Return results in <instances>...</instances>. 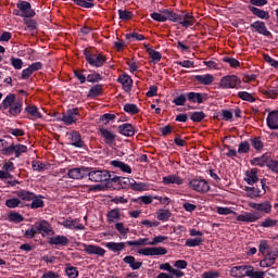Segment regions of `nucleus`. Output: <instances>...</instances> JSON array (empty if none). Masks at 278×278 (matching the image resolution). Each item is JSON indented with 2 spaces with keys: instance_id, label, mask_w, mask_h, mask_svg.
<instances>
[{
  "instance_id": "nucleus-1",
  "label": "nucleus",
  "mask_w": 278,
  "mask_h": 278,
  "mask_svg": "<svg viewBox=\"0 0 278 278\" xmlns=\"http://www.w3.org/2000/svg\"><path fill=\"white\" fill-rule=\"evenodd\" d=\"M1 110H8L9 116L16 117L23 112V100L16 98V94H8L0 104Z\"/></svg>"
},
{
  "instance_id": "nucleus-2",
  "label": "nucleus",
  "mask_w": 278,
  "mask_h": 278,
  "mask_svg": "<svg viewBox=\"0 0 278 278\" xmlns=\"http://www.w3.org/2000/svg\"><path fill=\"white\" fill-rule=\"evenodd\" d=\"M230 276L236 278H265L266 271L255 270L253 265H240L235 266L230 269Z\"/></svg>"
},
{
  "instance_id": "nucleus-3",
  "label": "nucleus",
  "mask_w": 278,
  "mask_h": 278,
  "mask_svg": "<svg viewBox=\"0 0 278 278\" xmlns=\"http://www.w3.org/2000/svg\"><path fill=\"white\" fill-rule=\"evenodd\" d=\"M27 146L21 144V143H14L11 144L5 141V139H0V153L5 155L7 157H10V155H15V157H21L22 153H27Z\"/></svg>"
},
{
  "instance_id": "nucleus-4",
  "label": "nucleus",
  "mask_w": 278,
  "mask_h": 278,
  "mask_svg": "<svg viewBox=\"0 0 278 278\" xmlns=\"http://www.w3.org/2000/svg\"><path fill=\"white\" fill-rule=\"evenodd\" d=\"M241 86L242 79L236 75H226L219 80V87L224 90H240Z\"/></svg>"
},
{
  "instance_id": "nucleus-5",
  "label": "nucleus",
  "mask_w": 278,
  "mask_h": 278,
  "mask_svg": "<svg viewBox=\"0 0 278 278\" xmlns=\"http://www.w3.org/2000/svg\"><path fill=\"white\" fill-rule=\"evenodd\" d=\"M87 177H89L90 181L96 184L110 181V172L108 169H91L87 168Z\"/></svg>"
},
{
  "instance_id": "nucleus-6",
  "label": "nucleus",
  "mask_w": 278,
  "mask_h": 278,
  "mask_svg": "<svg viewBox=\"0 0 278 278\" xmlns=\"http://www.w3.org/2000/svg\"><path fill=\"white\" fill-rule=\"evenodd\" d=\"M85 58L88 64H90V66H94L96 68H101V66H103V64H105V62L108 61L105 55L101 53L92 54L88 50H85Z\"/></svg>"
},
{
  "instance_id": "nucleus-7",
  "label": "nucleus",
  "mask_w": 278,
  "mask_h": 278,
  "mask_svg": "<svg viewBox=\"0 0 278 278\" xmlns=\"http://www.w3.org/2000/svg\"><path fill=\"white\" fill-rule=\"evenodd\" d=\"M18 11H14L15 16H22L24 18H31L36 16V11L31 9V4L27 1H20L17 3Z\"/></svg>"
},
{
  "instance_id": "nucleus-8",
  "label": "nucleus",
  "mask_w": 278,
  "mask_h": 278,
  "mask_svg": "<svg viewBox=\"0 0 278 278\" xmlns=\"http://www.w3.org/2000/svg\"><path fill=\"white\" fill-rule=\"evenodd\" d=\"M189 188L194 190L195 192H200L201 194H205V192H210V184L205 179L194 178L189 181Z\"/></svg>"
},
{
  "instance_id": "nucleus-9",
  "label": "nucleus",
  "mask_w": 278,
  "mask_h": 278,
  "mask_svg": "<svg viewBox=\"0 0 278 278\" xmlns=\"http://www.w3.org/2000/svg\"><path fill=\"white\" fill-rule=\"evenodd\" d=\"M195 18L191 13L181 12L180 14H176V20L174 23H179L182 27H192L195 23Z\"/></svg>"
},
{
  "instance_id": "nucleus-10",
  "label": "nucleus",
  "mask_w": 278,
  "mask_h": 278,
  "mask_svg": "<svg viewBox=\"0 0 278 278\" xmlns=\"http://www.w3.org/2000/svg\"><path fill=\"white\" fill-rule=\"evenodd\" d=\"M278 260V252L277 251H268L264 258L260 261L261 268H270V266H275V262Z\"/></svg>"
},
{
  "instance_id": "nucleus-11",
  "label": "nucleus",
  "mask_w": 278,
  "mask_h": 278,
  "mask_svg": "<svg viewBox=\"0 0 278 278\" xmlns=\"http://www.w3.org/2000/svg\"><path fill=\"white\" fill-rule=\"evenodd\" d=\"M77 116H79V109H70L58 121H62L64 125H73V123H77Z\"/></svg>"
},
{
  "instance_id": "nucleus-12",
  "label": "nucleus",
  "mask_w": 278,
  "mask_h": 278,
  "mask_svg": "<svg viewBox=\"0 0 278 278\" xmlns=\"http://www.w3.org/2000/svg\"><path fill=\"white\" fill-rule=\"evenodd\" d=\"M35 226L37 227V232L41 233L42 238L47 236H55V230H53L51 224L45 219L36 223Z\"/></svg>"
},
{
  "instance_id": "nucleus-13",
  "label": "nucleus",
  "mask_w": 278,
  "mask_h": 278,
  "mask_svg": "<svg viewBox=\"0 0 278 278\" xmlns=\"http://www.w3.org/2000/svg\"><path fill=\"white\" fill-rule=\"evenodd\" d=\"M59 225H62L65 229H77L78 231H84L86 227L84 224L79 223V218L66 219L62 218L61 222H58Z\"/></svg>"
},
{
  "instance_id": "nucleus-14",
  "label": "nucleus",
  "mask_w": 278,
  "mask_h": 278,
  "mask_svg": "<svg viewBox=\"0 0 278 278\" xmlns=\"http://www.w3.org/2000/svg\"><path fill=\"white\" fill-rule=\"evenodd\" d=\"M81 247L87 255H98V257H104L105 255V249L99 245L83 243Z\"/></svg>"
},
{
  "instance_id": "nucleus-15",
  "label": "nucleus",
  "mask_w": 278,
  "mask_h": 278,
  "mask_svg": "<svg viewBox=\"0 0 278 278\" xmlns=\"http://www.w3.org/2000/svg\"><path fill=\"white\" fill-rule=\"evenodd\" d=\"M139 255H144L147 257L153 256V255H166L168 253V250L166 248H144L138 250Z\"/></svg>"
},
{
  "instance_id": "nucleus-16",
  "label": "nucleus",
  "mask_w": 278,
  "mask_h": 278,
  "mask_svg": "<svg viewBox=\"0 0 278 278\" xmlns=\"http://www.w3.org/2000/svg\"><path fill=\"white\" fill-rule=\"evenodd\" d=\"M24 114H26L29 121H38L39 118H42V113L38 110V106L34 104H27L24 109Z\"/></svg>"
},
{
  "instance_id": "nucleus-17",
  "label": "nucleus",
  "mask_w": 278,
  "mask_h": 278,
  "mask_svg": "<svg viewBox=\"0 0 278 278\" xmlns=\"http://www.w3.org/2000/svg\"><path fill=\"white\" fill-rule=\"evenodd\" d=\"M14 173V163L12 161H4L2 169H0V179H12Z\"/></svg>"
},
{
  "instance_id": "nucleus-18",
  "label": "nucleus",
  "mask_w": 278,
  "mask_h": 278,
  "mask_svg": "<svg viewBox=\"0 0 278 278\" xmlns=\"http://www.w3.org/2000/svg\"><path fill=\"white\" fill-rule=\"evenodd\" d=\"M249 207L256 210V212H262L263 214H270V212H273V205L268 201L261 203L250 202Z\"/></svg>"
},
{
  "instance_id": "nucleus-19",
  "label": "nucleus",
  "mask_w": 278,
  "mask_h": 278,
  "mask_svg": "<svg viewBox=\"0 0 278 278\" xmlns=\"http://www.w3.org/2000/svg\"><path fill=\"white\" fill-rule=\"evenodd\" d=\"M251 29H254V31H256V34H260L261 36H265L268 38V36H273L270 34V30H268V28H266V23L262 22V21H256L254 23H252L250 25Z\"/></svg>"
},
{
  "instance_id": "nucleus-20",
  "label": "nucleus",
  "mask_w": 278,
  "mask_h": 278,
  "mask_svg": "<svg viewBox=\"0 0 278 278\" xmlns=\"http://www.w3.org/2000/svg\"><path fill=\"white\" fill-rule=\"evenodd\" d=\"M99 136L104 139L105 144H114L116 142V135L105 127L99 128Z\"/></svg>"
},
{
  "instance_id": "nucleus-21",
  "label": "nucleus",
  "mask_w": 278,
  "mask_h": 278,
  "mask_svg": "<svg viewBox=\"0 0 278 278\" xmlns=\"http://www.w3.org/2000/svg\"><path fill=\"white\" fill-rule=\"evenodd\" d=\"M70 179H84V177H88V168L86 167H76L72 168L67 173Z\"/></svg>"
},
{
  "instance_id": "nucleus-22",
  "label": "nucleus",
  "mask_w": 278,
  "mask_h": 278,
  "mask_svg": "<svg viewBox=\"0 0 278 278\" xmlns=\"http://www.w3.org/2000/svg\"><path fill=\"white\" fill-rule=\"evenodd\" d=\"M237 220L239 223H257L260 220V214L244 212L237 216Z\"/></svg>"
},
{
  "instance_id": "nucleus-23",
  "label": "nucleus",
  "mask_w": 278,
  "mask_h": 278,
  "mask_svg": "<svg viewBox=\"0 0 278 278\" xmlns=\"http://www.w3.org/2000/svg\"><path fill=\"white\" fill-rule=\"evenodd\" d=\"M127 247V242H108L105 243V248L109 249V251H112V253L121 254L122 251H125V248Z\"/></svg>"
},
{
  "instance_id": "nucleus-24",
  "label": "nucleus",
  "mask_w": 278,
  "mask_h": 278,
  "mask_svg": "<svg viewBox=\"0 0 278 278\" xmlns=\"http://www.w3.org/2000/svg\"><path fill=\"white\" fill-rule=\"evenodd\" d=\"M243 180L247 181L249 186L257 184L260 181V178L257 177V168L247 170Z\"/></svg>"
},
{
  "instance_id": "nucleus-25",
  "label": "nucleus",
  "mask_w": 278,
  "mask_h": 278,
  "mask_svg": "<svg viewBox=\"0 0 278 278\" xmlns=\"http://www.w3.org/2000/svg\"><path fill=\"white\" fill-rule=\"evenodd\" d=\"M123 262L124 264H128L131 270H140V268H142V262L136 261V257L132 255L125 256Z\"/></svg>"
},
{
  "instance_id": "nucleus-26",
  "label": "nucleus",
  "mask_w": 278,
  "mask_h": 278,
  "mask_svg": "<svg viewBox=\"0 0 278 278\" xmlns=\"http://www.w3.org/2000/svg\"><path fill=\"white\" fill-rule=\"evenodd\" d=\"M195 81L200 83L202 86H212L214 84V75L204 74V75H195Z\"/></svg>"
},
{
  "instance_id": "nucleus-27",
  "label": "nucleus",
  "mask_w": 278,
  "mask_h": 278,
  "mask_svg": "<svg viewBox=\"0 0 278 278\" xmlns=\"http://www.w3.org/2000/svg\"><path fill=\"white\" fill-rule=\"evenodd\" d=\"M118 132L122 134V136L131 138V136L136 134V129L131 124H122L118 126Z\"/></svg>"
},
{
  "instance_id": "nucleus-28",
  "label": "nucleus",
  "mask_w": 278,
  "mask_h": 278,
  "mask_svg": "<svg viewBox=\"0 0 278 278\" xmlns=\"http://www.w3.org/2000/svg\"><path fill=\"white\" fill-rule=\"evenodd\" d=\"M118 220H121V208H113L106 213V223L109 225L118 223Z\"/></svg>"
},
{
  "instance_id": "nucleus-29",
  "label": "nucleus",
  "mask_w": 278,
  "mask_h": 278,
  "mask_svg": "<svg viewBox=\"0 0 278 278\" xmlns=\"http://www.w3.org/2000/svg\"><path fill=\"white\" fill-rule=\"evenodd\" d=\"M49 244H52L54 247H66V244H68V237L58 235L55 237L50 238Z\"/></svg>"
},
{
  "instance_id": "nucleus-30",
  "label": "nucleus",
  "mask_w": 278,
  "mask_h": 278,
  "mask_svg": "<svg viewBox=\"0 0 278 278\" xmlns=\"http://www.w3.org/2000/svg\"><path fill=\"white\" fill-rule=\"evenodd\" d=\"M164 186H170V184H176V186H181L184 184V179L177 175H168L163 177L162 179Z\"/></svg>"
},
{
  "instance_id": "nucleus-31",
  "label": "nucleus",
  "mask_w": 278,
  "mask_h": 278,
  "mask_svg": "<svg viewBox=\"0 0 278 278\" xmlns=\"http://www.w3.org/2000/svg\"><path fill=\"white\" fill-rule=\"evenodd\" d=\"M71 144L76 147L77 149H81L84 147V140H81V135L77 131H72L70 134Z\"/></svg>"
},
{
  "instance_id": "nucleus-32",
  "label": "nucleus",
  "mask_w": 278,
  "mask_h": 278,
  "mask_svg": "<svg viewBox=\"0 0 278 278\" xmlns=\"http://www.w3.org/2000/svg\"><path fill=\"white\" fill-rule=\"evenodd\" d=\"M119 84H122L124 90L126 92H129L131 90V86L134 84V80H131V77L127 74L121 75L117 79Z\"/></svg>"
},
{
  "instance_id": "nucleus-33",
  "label": "nucleus",
  "mask_w": 278,
  "mask_h": 278,
  "mask_svg": "<svg viewBox=\"0 0 278 278\" xmlns=\"http://www.w3.org/2000/svg\"><path fill=\"white\" fill-rule=\"evenodd\" d=\"M267 127L278 129V111H273L267 115Z\"/></svg>"
},
{
  "instance_id": "nucleus-34",
  "label": "nucleus",
  "mask_w": 278,
  "mask_h": 278,
  "mask_svg": "<svg viewBox=\"0 0 278 278\" xmlns=\"http://www.w3.org/2000/svg\"><path fill=\"white\" fill-rule=\"evenodd\" d=\"M249 10L254 14V16H257V18H263L265 21H268L270 18V15L268 12L261 10L258 8H255L253 5H249Z\"/></svg>"
},
{
  "instance_id": "nucleus-35",
  "label": "nucleus",
  "mask_w": 278,
  "mask_h": 278,
  "mask_svg": "<svg viewBox=\"0 0 278 278\" xmlns=\"http://www.w3.org/2000/svg\"><path fill=\"white\" fill-rule=\"evenodd\" d=\"M111 166H114V168H119L122 173H127L128 175H131V167L122 161H111Z\"/></svg>"
},
{
  "instance_id": "nucleus-36",
  "label": "nucleus",
  "mask_w": 278,
  "mask_h": 278,
  "mask_svg": "<svg viewBox=\"0 0 278 278\" xmlns=\"http://www.w3.org/2000/svg\"><path fill=\"white\" fill-rule=\"evenodd\" d=\"M15 194L18 199H22V201H34V199H36V194L27 190H20L15 192Z\"/></svg>"
},
{
  "instance_id": "nucleus-37",
  "label": "nucleus",
  "mask_w": 278,
  "mask_h": 278,
  "mask_svg": "<svg viewBox=\"0 0 278 278\" xmlns=\"http://www.w3.org/2000/svg\"><path fill=\"white\" fill-rule=\"evenodd\" d=\"M244 191L247 192V194L250 199H257V198L262 197V190H260V188L245 187Z\"/></svg>"
},
{
  "instance_id": "nucleus-38",
  "label": "nucleus",
  "mask_w": 278,
  "mask_h": 278,
  "mask_svg": "<svg viewBox=\"0 0 278 278\" xmlns=\"http://www.w3.org/2000/svg\"><path fill=\"white\" fill-rule=\"evenodd\" d=\"M187 99L190 103H203V93L199 92H189L187 93Z\"/></svg>"
},
{
  "instance_id": "nucleus-39",
  "label": "nucleus",
  "mask_w": 278,
  "mask_h": 278,
  "mask_svg": "<svg viewBox=\"0 0 278 278\" xmlns=\"http://www.w3.org/2000/svg\"><path fill=\"white\" fill-rule=\"evenodd\" d=\"M103 94V86L102 85H96L90 88L88 97L91 99H94L97 97H101Z\"/></svg>"
},
{
  "instance_id": "nucleus-40",
  "label": "nucleus",
  "mask_w": 278,
  "mask_h": 278,
  "mask_svg": "<svg viewBox=\"0 0 278 278\" xmlns=\"http://www.w3.org/2000/svg\"><path fill=\"white\" fill-rule=\"evenodd\" d=\"M126 244H128V247H151V241H149V238H142L136 241H126Z\"/></svg>"
},
{
  "instance_id": "nucleus-41",
  "label": "nucleus",
  "mask_w": 278,
  "mask_h": 278,
  "mask_svg": "<svg viewBox=\"0 0 278 278\" xmlns=\"http://www.w3.org/2000/svg\"><path fill=\"white\" fill-rule=\"evenodd\" d=\"M130 187L132 190H136L137 192H144V190H148L149 186L144 182H136V180L131 179Z\"/></svg>"
},
{
  "instance_id": "nucleus-42",
  "label": "nucleus",
  "mask_w": 278,
  "mask_h": 278,
  "mask_svg": "<svg viewBox=\"0 0 278 278\" xmlns=\"http://www.w3.org/2000/svg\"><path fill=\"white\" fill-rule=\"evenodd\" d=\"M170 216H173V214L168 210H160L156 213L157 220H162L163 223H166V220H168Z\"/></svg>"
},
{
  "instance_id": "nucleus-43",
  "label": "nucleus",
  "mask_w": 278,
  "mask_h": 278,
  "mask_svg": "<svg viewBox=\"0 0 278 278\" xmlns=\"http://www.w3.org/2000/svg\"><path fill=\"white\" fill-rule=\"evenodd\" d=\"M201 244H203V238H201V237H197L193 239H187L185 242V245H187L189 248L201 247Z\"/></svg>"
},
{
  "instance_id": "nucleus-44",
  "label": "nucleus",
  "mask_w": 278,
  "mask_h": 278,
  "mask_svg": "<svg viewBox=\"0 0 278 278\" xmlns=\"http://www.w3.org/2000/svg\"><path fill=\"white\" fill-rule=\"evenodd\" d=\"M161 12H162V14L165 18V22L166 21H172V23H175V21L177 18V13H175L172 10H168V9H164Z\"/></svg>"
},
{
  "instance_id": "nucleus-45",
  "label": "nucleus",
  "mask_w": 278,
  "mask_h": 278,
  "mask_svg": "<svg viewBox=\"0 0 278 278\" xmlns=\"http://www.w3.org/2000/svg\"><path fill=\"white\" fill-rule=\"evenodd\" d=\"M223 62H226V64H229L230 68H240V61L235 58L225 56L223 59Z\"/></svg>"
},
{
  "instance_id": "nucleus-46",
  "label": "nucleus",
  "mask_w": 278,
  "mask_h": 278,
  "mask_svg": "<svg viewBox=\"0 0 278 278\" xmlns=\"http://www.w3.org/2000/svg\"><path fill=\"white\" fill-rule=\"evenodd\" d=\"M115 229L121 236H127L129 233V228L123 222L115 223Z\"/></svg>"
},
{
  "instance_id": "nucleus-47",
  "label": "nucleus",
  "mask_w": 278,
  "mask_h": 278,
  "mask_svg": "<svg viewBox=\"0 0 278 278\" xmlns=\"http://www.w3.org/2000/svg\"><path fill=\"white\" fill-rule=\"evenodd\" d=\"M251 164L263 167L265 164H268V156L263 155L261 157H254Z\"/></svg>"
},
{
  "instance_id": "nucleus-48",
  "label": "nucleus",
  "mask_w": 278,
  "mask_h": 278,
  "mask_svg": "<svg viewBox=\"0 0 278 278\" xmlns=\"http://www.w3.org/2000/svg\"><path fill=\"white\" fill-rule=\"evenodd\" d=\"M205 113L203 111H199V112H193L190 115V119L193 123H201V121H203V118H205Z\"/></svg>"
},
{
  "instance_id": "nucleus-49",
  "label": "nucleus",
  "mask_w": 278,
  "mask_h": 278,
  "mask_svg": "<svg viewBox=\"0 0 278 278\" xmlns=\"http://www.w3.org/2000/svg\"><path fill=\"white\" fill-rule=\"evenodd\" d=\"M238 97L239 99H242V101H248L249 103L255 102V98L247 91H239Z\"/></svg>"
},
{
  "instance_id": "nucleus-50",
  "label": "nucleus",
  "mask_w": 278,
  "mask_h": 278,
  "mask_svg": "<svg viewBox=\"0 0 278 278\" xmlns=\"http://www.w3.org/2000/svg\"><path fill=\"white\" fill-rule=\"evenodd\" d=\"M258 251L261 255H266V252L270 251V245L268 244V241L262 240L258 245Z\"/></svg>"
},
{
  "instance_id": "nucleus-51",
  "label": "nucleus",
  "mask_w": 278,
  "mask_h": 278,
  "mask_svg": "<svg viewBox=\"0 0 278 278\" xmlns=\"http://www.w3.org/2000/svg\"><path fill=\"white\" fill-rule=\"evenodd\" d=\"M124 111L127 112V114H138L140 109H138V105L136 104L128 103L124 105Z\"/></svg>"
},
{
  "instance_id": "nucleus-52",
  "label": "nucleus",
  "mask_w": 278,
  "mask_h": 278,
  "mask_svg": "<svg viewBox=\"0 0 278 278\" xmlns=\"http://www.w3.org/2000/svg\"><path fill=\"white\" fill-rule=\"evenodd\" d=\"M76 3V5H79L80 8H94V3H92V0H72Z\"/></svg>"
},
{
  "instance_id": "nucleus-53",
  "label": "nucleus",
  "mask_w": 278,
  "mask_h": 278,
  "mask_svg": "<svg viewBox=\"0 0 278 278\" xmlns=\"http://www.w3.org/2000/svg\"><path fill=\"white\" fill-rule=\"evenodd\" d=\"M149 55L153 62V64H157L162 60V53L155 50H149Z\"/></svg>"
},
{
  "instance_id": "nucleus-54",
  "label": "nucleus",
  "mask_w": 278,
  "mask_h": 278,
  "mask_svg": "<svg viewBox=\"0 0 278 278\" xmlns=\"http://www.w3.org/2000/svg\"><path fill=\"white\" fill-rule=\"evenodd\" d=\"M9 220L10 223H23L25 220V217L18 213H11L9 214Z\"/></svg>"
},
{
  "instance_id": "nucleus-55",
  "label": "nucleus",
  "mask_w": 278,
  "mask_h": 278,
  "mask_svg": "<svg viewBox=\"0 0 278 278\" xmlns=\"http://www.w3.org/2000/svg\"><path fill=\"white\" fill-rule=\"evenodd\" d=\"M7 207H10L11 210H14V207H18L21 205V200L17 198H12L5 201Z\"/></svg>"
},
{
  "instance_id": "nucleus-56",
  "label": "nucleus",
  "mask_w": 278,
  "mask_h": 278,
  "mask_svg": "<svg viewBox=\"0 0 278 278\" xmlns=\"http://www.w3.org/2000/svg\"><path fill=\"white\" fill-rule=\"evenodd\" d=\"M30 207L31 210H38V207H45V202L35 195V198L31 200Z\"/></svg>"
},
{
  "instance_id": "nucleus-57",
  "label": "nucleus",
  "mask_w": 278,
  "mask_h": 278,
  "mask_svg": "<svg viewBox=\"0 0 278 278\" xmlns=\"http://www.w3.org/2000/svg\"><path fill=\"white\" fill-rule=\"evenodd\" d=\"M38 233V228L36 227V224L30 228L27 229L24 233L25 238L31 239L36 238V235Z\"/></svg>"
},
{
  "instance_id": "nucleus-58",
  "label": "nucleus",
  "mask_w": 278,
  "mask_h": 278,
  "mask_svg": "<svg viewBox=\"0 0 278 278\" xmlns=\"http://www.w3.org/2000/svg\"><path fill=\"white\" fill-rule=\"evenodd\" d=\"M251 149V144L249 141H243L239 144L238 153H249V150Z\"/></svg>"
},
{
  "instance_id": "nucleus-59",
  "label": "nucleus",
  "mask_w": 278,
  "mask_h": 278,
  "mask_svg": "<svg viewBox=\"0 0 278 278\" xmlns=\"http://www.w3.org/2000/svg\"><path fill=\"white\" fill-rule=\"evenodd\" d=\"M11 64H12L13 68H15V71H21V68H23V60H21L18 58H12Z\"/></svg>"
},
{
  "instance_id": "nucleus-60",
  "label": "nucleus",
  "mask_w": 278,
  "mask_h": 278,
  "mask_svg": "<svg viewBox=\"0 0 278 278\" xmlns=\"http://www.w3.org/2000/svg\"><path fill=\"white\" fill-rule=\"evenodd\" d=\"M118 14L122 21H131V16H134L131 12L125 10H119Z\"/></svg>"
},
{
  "instance_id": "nucleus-61",
  "label": "nucleus",
  "mask_w": 278,
  "mask_h": 278,
  "mask_svg": "<svg viewBox=\"0 0 278 278\" xmlns=\"http://www.w3.org/2000/svg\"><path fill=\"white\" fill-rule=\"evenodd\" d=\"M65 273L70 278L79 277V271H77V268L75 267H66Z\"/></svg>"
},
{
  "instance_id": "nucleus-62",
  "label": "nucleus",
  "mask_w": 278,
  "mask_h": 278,
  "mask_svg": "<svg viewBox=\"0 0 278 278\" xmlns=\"http://www.w3.org/2000/svg\"><path fill=\"white\" fill-rule=\"evenodd\" d=\"M218 277H220V273H218V270H208L202 274V278H218Z\"/></svg>"
},
{
  "instance_id": "nucleus-63",
  "label": "nucleus",
  "mask_w": 278,
  "mask_h": 278,
  "mask_svg": "<svg viewBox=\"0 0 278 278\" xmlns=\"http://www.w3.org/2000/svg\"><path fill=\"white\" fill-rule=\"evenodd\" d=\"M275 225H277V220L270 217L266 218L261 223V227H265V228L275 227Z\"/></svg>"
},
{
  "instance_id": "nucleus-64",
  "label": "nucleus",
  "mask_w": 278,
  "mask_h": 278,
  "mask_svg": "<svg viewBox=\"0 0 278 278\" xmlns=\"http://www.w3.org/2000/svg\"><path fill=\"white\" fill-rule=\"evenodd\" d=\"M127 40H144L143 35L138 33H130L126 35Z\"/></svg>"
}]
</instances>
